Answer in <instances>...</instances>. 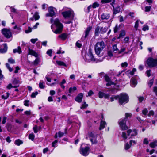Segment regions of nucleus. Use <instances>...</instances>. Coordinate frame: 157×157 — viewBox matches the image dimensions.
<instances>
[{"instance_id": "f257e3e1", "label": "nucleus", "mask_w": 157, "mask_h": 157, "mask_svg": "<svg viewBox=\"0 0 157 157\" xmlns=\"http://www.w3.org/2000/svg\"><path fill=\"white\" fill-rule=\"evenodd\" d=\"M50 22L51 23L53 22V20L52 18L50 19ZM54 23L56 26V29L54 31L53 29V25H52L51 26V28L53 32L56 34H59L62 31L63 28V25L60 22L59 20L56 18L54 21Z\"/></svg>"}, {"instance_id": "f03ea898", "label": "nucleus", "mask_w": 157, "mask_h": 157, "mask_svg": "<svg viewBox=\"0 0 157 157\" xmlns=\"http://www.w3.org/2000/svg\"><path fill=\"white\" fill-rule=\"evenodd\" d=\"M92 49L90 48L89 49L88 53L85 54V58H84L85 61L88 63L90 62L97 63L102 61L103 59L105 58V57H104L101 59H98L95 58L92 54Z\"/></svg>"}, {"instance_id": "7ed1b4c3", "label": "nucleus", "mask_w": 157, "mask_h": 157, "mask_svg": "<svg viewBox=\"0 0 157 157\" xmlns=\"http://www.w3.org/2000/svg\"><path fill=\"white\" fill-rule=\"evenodd\" d=\"M105 47V45L104 42L102 41L96 43L95 45V52L98 56L101 57L103 56L101 52Z\"/></svg>"}, {"instance_id": "20e7f679", "label": "nucleus", "mask_w": 157, "mask_h": 157, "mask_svg": "<svg viewBox=\"0 0 157 157\" xmlns=\"http://www.w3.org/2000/svg\"><path fill=\"white\" fill-rule=\"evenodd\" d=\"M108 29V27H107L97 26L95 29V35L96 36H99V33L104 34L107 31Z\"/></svg>"}, {"instance_id": "39448f33", "label": "nucleus", "mask_w": 157, "mask_h": 157, "mask_svg": "<svg viewBox=\"0 0 157 157\" xmlns=\"http://www.w3.org/2000/svg\"><path fill=\"white\" fill-rule=\"evenodd\" d=\"M128 96L125 93H121L120 94L119 102L121 105L124 104L128 101Z\"/></svg>"}, {"instance_id": "423d86ee", "label": "nucleus", "mask_w": 157, "mask_h": 157, "mask_svg": "<svg viewBox=\"0 0 157 157\" xmlns=\"http://www.w3.org/2000/svg\"><path fill=\"white\" fill-rule=\"evenodd\" d=\"M62 14L65 18H69L73 19L74 17V13L71 10L65 11L62 13Z\"/></svg>"}, {"instance_id": "0eeeda50", "label": "nucleus", "mask_w": 157, "mask_h": 157, "mask_svg": "<svg viewBox=\"0 0 157 157\" xmlns=\"http://www.w3.org/2000/svg\"><path fill=\"white\" fill-rule=\"evenodd\" d=\"M146 63L149 68H152L157 66V60L149 57L146 61Z\"/></svg>"}, {"instance_id": "6e6552de", "label": "nucleus", "mask_w": 157, "mask_h": 157, "mask_svg": "<svg viewBox=\"0 0 157 157\" xmlns=\"http://www.w3.org/2000/svg\"><path fill=\"white\" fill-rule=\"evenodd\" d=\"M56 12V9L52 6H50L48 9V13L46 14V16L47 17H52L55 15Z\"/></svg>"}, {"instance_id": "1a4fd4ad", "label": "nucleus", "mask_w": 157, "mask_h": 157, "mask_svg": "<svg viewBox=\"0 0 157 157\" xmlns=\"http://www.w3.org/2000/svg\"><path fill=\"white\" fill-rule=\"evenodd\" d=\"M126 118L121 119L119 120V124L120 127L123 130H124L128 128V127L126 124Z\"/></svg>"}, {"instance_id": "9d476101", "label": "nucleus", "mask_w": 157, "mask_h": 157, "mask_svg": "<svg viewBox=\"0 0 157 157\" xmlns=\"http://www.w3.org/2000/svg\"><path fill=\"white\" fill-rule=\"evenodd\" d=\"M92 28V26L88 27L85 30L84 33L83 34L81 38L82 41H84L86 38H87Z\"/></svg>"}, {"instance_id": "9b49d317", "label": "nucleus", "mask_w": 157, "mask_h": 157, "mask_svg": "<svg viewBox=\"0 0 157 157\" xmlns=\"http://www.w3.org/2000/svg\"><path fill=\"white\" fill-rule=\"evenodd\" d=\"M2 33L5 37L7 38H9L12 37V34L10 31L6 28H4L2 29Z\"/></svg>"}, {"instance_id": "f8f14e48", "label": "nucleus", "mask_w": 157, "mask_h": 157, "mask_svg": "<svg viewBox=\"0 0 157 157\" xmlns=\"http://www.w3.org/2000/svg\"><path fill=\"white\" fill-rule=\"evenodd\" d=\"M89 147H86L85 148H81L80 149V153L84 156H87L89 154Z\"/></svg>"}, {"instance_id": "ddd939ff", "label": "nucleus", "mask_w": 157, "mask_h": 157, "mask_svg": "<svg viewBox=\"0 0 157 157\" xmlns=\"http://www.w3.org/2000/svg\"><path fill=\"white\" fill-rule=\"evenodd\" d=\"M98 95V97L100 98H102L104 97L105 99H109L110 96L109 94H105L101 91H99Z\"/></svg>"}, {"instance_id": "4468645a", "label": "nucleus", "mask_w": 157, "mask_h": 157, "mask_svg": "<svg viewBox=\"0 0 157 157\" xmlns=\"http://www.w3.org/2000/svg\"><path fill=\"white\" fill-rule=\"evenodd\" d=\"M127 135L129 136L131 134L130 138H132V137L136 136L137 134V132L136 130L134 129L132 131L131 129H129L127 131Z\"/></svg>"}, {"instance_id": "2eb2a0df", "label": "nucleus", "mask_w": 157, "mask_h": 157, "mask_svg": "<svg viewBox=\"0 0 157 157\" xmlns=\"http://www.w3.org/2000/svg\"><path fill=\"white\" fill-rule=\"evenodd\" d=\"M110 17V14L107 13H103L101 17V19L102 20H107Z\"/></svg>"}, {"instance_id": "dca6fc26", "label": "nucleus", "mask_w": 157, "mask_h": 157, "mask_svg": "<svg viewBox=\"0 0 157 157\" xmlns=\"http://www.w3.org/2000/svg\"><path fill=\"white\" fill-rule=\"evenodd\" d=\"M83 97V95L82 93L79 94L75 98V101L79 102H81L82 101V99Z\"/></svg>"}, {"instance_id": "f3484780", "label": "nucleus", "mask_w": 157, "mask_h": 157, "mask_svg": "<svg viewBox=\"0 0 157 157\" xmlns=\"http://www.w3.org/2000/svg\"><path fill=\"white\" fill-rule=\"evenodd\" d=\"M137 83V81L136 79L134 78H132L130 81L131 86L132 87H135L136 86Z\"/></svg>"}, {"instance_id": "a211bd4d", "label": "nucleus", "mask_w": 157, "mask_h": 157, "mask_svg": "<svg viewBox=\"0 0 157 157\" xmlns=\"http://www.w3.org/2000/svg\"><path fill=\"white\" fill-rule=\"evenodd\" d=\"M112 6L113 9V15L119 13L120 12V7L119 6H117L115 8L112 4Z\"/></svg>"}, {"instance_id": "6ab92c4d", "label": "nucleus", "mask_w": 157, "mask_h": 157, "mask_svg": "<svg viewBox=\"0 0 157 157\" xmlns=\"http://www.w3.org/2000/svg\"><path fill=\"white\" fill-rule=\"evenodd\" d=\"M28 50L29 54L33 55L35 57H37L38 56V54L37 53L35 52V51L33 50L32 49H30L29 48Z\"/></svg>"}, {"instance_id": "aec40b11", "label": "nucleus", "mask_w": 157, "mask_h": 157, "mask_svg": "<svg viewBox=\"0 0 157 157\" xmlns=\"http://www.w3.org/2000/svg\"><path fill=\"white\" fill-rule=\"evenodd\" d=\"M4 48L3 49H0V53H4L6 52L7 49V46L6 44H3Z\"/></svg>"}, {"instance_id": "412c9836", "label": "nucleus", "mask_w": 157, "mask_h": 157, "mask_svg": "<svg viewBox=\"0 0 157 157\" xmlns=\"http://www.w3.org/2000/svg\"><path fill=\"white\" fill-rule=\"evenodd\" d=\"M67 37V34L66 33H63L59 35L58 36V37L60 38L62 40H65L66 39Z\"/></svg>"}, {"instance_id": "4be33fe9", "label": "nucleus", "mask_w": 157, "mask_h": 157, "mask_svg": "<svg viewBox=\"0 0 157 157\" xmlns=\"http://www.w3.org/2000/svg\"><path fill=\"white\" fill-rule=\"evenodd\" d=\"M106 122L105 121L101 120L100 123V126L99 128V130H101L103 129L104 128Z\"/></svg>"}, {"instance_id": "5701e85b", "label": "nucleus", "mask_w": 157, "mask_h": 157, "mask_svg": "<svg viewBox=\"0 0 157 157\" xmlns=\"http://www.w3.org/2000/svg\"><path fill=\"white\" fill-rule=\"evenodd\" d=\"M98 136L93 138H90V140L93 144H96L97 143L98 141L97 140V138Z\"/></svg>"}, {"instance_id": "b1692460", "label": "nucleus", "mask_w": 157, "mask_h": 157, "mask_svg": "<svg viewBox=\"0 0 157 157\" xmlns=\"http://www.w3.org/2000/svg\"><path fill=\"white\" fill-rule=\"evenodd\" d=\"M13 52L14 53L17 52L19 54H21L22 52V51L20 47L18 46L17 49H14L13 50Z\"/></svg>"}, {"instance_id": "393cba45", "label": "nucleus", "mask_w": 157, "mask_h": 157, "mask_svg": "<svg viewBox=\"0 0 157 157\" xmlns=\"http://www.w3.org/2000/svg\"><path fill=\"white\" fill-rule=\"evenodd\" d=\"M88 136L90 138H93L98 136V135L92 132H89L88 133Z\"/></svg>"}, {"instance_id": "a878e982", "label": "nucleus", "mask_w": 157, "mask_h": 157, "mask_svg": "<svg viewBox=\"0 0 157 157\" xmlns=\"http://www.w3.org/2000/svg\"><path fill=\"white\" fill-rule=\"evenodd\" d=\"M125 32L124 30H122L118 37H117L118 39H120L123 38V37L125 35Z\"/></svg>"}, {"instance_id": "bb28decb", "label": "nucleus", "mask_w": 157, "mask_h": 157, "mask_svg": "<svg viewBox=\"0 0 157 157\" xmlns=\"http://www.w3.org/2000/svg\"><path fill=\"white\" fill-rule=\"evenodd\" d=\"M149 145L151 148H155L156 146H157V141H155L150 143Z\"/></svg>"}, {"instance_id": "cd10ccee", "label": "nucleus", "mask_w": 157, "mask_h": 157, "mask_svg": "<svg viewBox=\"0 0 157 157\" xmlns=\"http://www.w3.org/2000/svg\"><path fill=\"white\" fill-rule=\"evenodd\" d=\"M35 20H38L40 18V16L39 15V13L37 12H36L33 16Z\"/></svg>"}, {"instance_id": "c85d7f7f", "label": "nucleus", "mask_w": 157, "mask_h": 157, "mask_svg": "<svg viewBox=\"0 0 157 157\" xmlns=\"http://www.w3.org/2000/svg\"><path fill=\"white\" fill-rule=\"evenodd\" d=\"M13 29H14L17 30V31H14V32L17 33H19L21 30V28H20V26H17V25H15L13 27Z\"/></svg>"}, {"instance_id": "c756f323", "label": "nucleus", "mask_w": 157, "mask_h": 157, "mask_svg": "<svg viewBox=\"0 0 157 157\" xmlns=\"http://www.w3.org/2000/svg\"><path fill=\"white\" fill-rule=\"evenodd\" d=\"M56 63L59 66H62L65 67H66L67 66L66 64L64 62L61 61H56Z\"/></svg>"}, {"instance_id": "7c9ffc66", "label": "nucleus", "mask_w": 157, "mask_h": 157, "mask_svg": "<svg viewBox=\"0 0 157 157\" xmlns=\"http://www.w3.org/2000/svg\"><path fill=\"white\" fill-rule=\"evenodd\" d=\"M112 49L113 52L115 53H116L117 52H118V49L117 47V44H114L113 46Z\"/></svg>"}, {"instance_id": "2f4dec72", "label": "nucleus", "mask_w": 157, "mask_h": 157, "mask_svg": "<svg viewBox=\"0 0 157 157\" xmlns=\"http://www.w3.org/2000/svg\"><path fill=\"white\" fill-rule=\"evenodd\" d=\"M76 89L77 88L75 86L70 87L69 90V92L70 93H72L76 90Z\"/></svg>"}, {"instance_id": "473e14b6", "label": "nucleus", "mask_w": 157, "mask_h": 157, "mask_svg": "<svg viewBox=\"0 0 157 157\" xmlns=\"http://www.w3.org/2000/svg\"><path fill=\"white\" fill-rule=\"evenodd\" d=\"M40 81L39 84V87L41 89H44L45 88V83L43 82H41Z\"/></svg>"}, {"instance_id": "72a5a7b5", "label": "nucleus", "mask_w": 157, "mask_h": 157, "mask_svg": "<svg viewBox=\"0 0 157 157\" xmlns=\"http://www.w3.org/2000/svg\"><path fill=\"white\" fill-rule=\"evenodd\" d=\"M15 143L16 145L19 146L21 144H22L23 142L22 141L19 139H18L15 141Z\"/></svg>"}, {"instance_id": "f704fd0d", "label": "nucleus", "mask_w": 157, "mask_h": 157, "mask_svg": "<svg viewBox=\"0 0 157 157\" xmlns=\"http://www.w3.org/2000/svg\"><path fill=\"white\" fill-rule=\"evenodd\" d=\"M34 135L33 133L30 134L29 136V139H31L32 141H33L34 140Z\"/></svg>"}, {"instance_id": "c9c22d12", "label": "nucleus", "mask_w": 157, "mask_h": 157, "mask_svg": "<svg viewBox=\"0 0 157 157\" xmlns=\"http://www.w3.org/2000/svg\"><path fill=\"white\" fill-rule=\"evenodd\" d=\"M154 82V79L152 78L150 80H149L148 82V86L149 87H151L153 85V83Z\"/></svg>"}, {"instance_id": "e433bc0d", "label": "nucleus", "mask_w": 157, "mask_h": 157, "mask_svg": "<svg viewBox=\"0 0 157 157\" xmlns=\"http://www.w3.org/2000/svg\"><path fill=\"white\" fill-rule=\"evenodd\" d=\"M33 129L34 133H37L39 131L38 129V127L36 125H35V126L33 128Z\"/></svg>"}, {"instance_id": "4c0bfd02", "label": "nucleus", "mask_w": 157, "mask_h": 157, "mask_svg": "<svg viewBox=\"0 0 157 157\" xmlns=\"http://www.w3.org/2000/svg\"><path fill=\"white\" fill-rule=\"evenodd\" d=\"M92 6L93 8H95L96 7H98L99 6V4L97 2H95L93 4V5Z\"/></svg>"}, {"instance_id": "58836bf2", "label": "nucleus", "mask_w": 157, "mask_h": 157, "mask_svg": "<svg viewBox=\"0 0 157 157\" xmlns=\"http://www.w3.org/2000/svg\"><path fill=\"white\" fill-rule=\"evenodd\" d=\"M8 62L11 64H14L15 63V60L12 58H10L8 59Z\"/></svg>"}, {"instance_id": "ea45409f", "label": "nucleus", "mask_w": 157, "mask_h": 157, "mask_svg": "<svg viewBox=\"0 0 157 157\" xmlns=\"http://www.w3.org/2000/svg\"><path fill=\"white\" fill-rule=\"evenodd\" d=\"M9 94L8 93H6V95H2V98L3 99H7L9 96Z\"/></svg>"}, {"instance_id": "a19ab883", "label": "nucleus", "mask_w": 157, "mask_h": 157, "mask_svg": "<svg viewBox=\"0 0 157 157\" xmlns=\"http://www.w3.org/2000/svg\"><path fill=\"white\" fill-rule=\"evenodd\" d=\"M131 145H129L128 143H126L125 145L124 148L126 150H127L129 149L131 147Z\"/></svg>"}, {"instance_id": "79ce46f5", "label": "nucleus", "mask_w": 157, "mask_h": 157, "mask_svg": "<svg viewBox=\"0 0 157 157\" xmlns=\"http://www.w3.org/2000/svg\"><path fill=\"white\" fill-rule=\"evenodd\" d=\"M148 113V110L146 108L142 110V113L144 116H146Z\"/></svg>"}, {"instance_id": "37998d69", "label": "nucleus", "mask_w": 157, "mask_h": 157, "mask_svg": "<svg viewBox=\"0 0 157 157\" xmlns=\"http://www.w3.org/2000/svg\"><path fill=\"white\" fill-rule=\"evenodd\" d=\"M6 67L9 69L10 72H12L13 71V69L10 67V65L8 63H6Z\"/></svg>"}, {"instance_id": "c03bdc74", "label": "nucleus", "mask_w": 157, "mask_h": 157, "mask_svg": "<svg viewBox=\"0 0 157 157\" xmlns=\"http://www.w3.org/2000/svg\"><path fill=\"white\" fill-rule=\"evenodd\" d=\"M128 64L126 62L123 63L121 64V66L122 67L125 68L128 66Z\"/></svg>"}, {"instance_id": "a18cd8bd", "label": "nucleus", "mask_w": 157, "mask_h": 157, "mask_svg": "<svg viewBox=\"0 0 157 157\" xmlns=\"http://www.w3.org/2000/svg\"><path fill=\"white\" fill-rule=\"evenodd\" d=\"M88 106V105L86 104L85 102H84L83 104L82 105V106L81 107V109H84L87 107Z\"/></svg>"}, {"instance_id": "49530a36", "label": "nucleus", "mask_w": 157, "mask_h": 157, "mask_svg": "<svg viewBox=\"0 0 157 157\" xmlns=\"http://www.w3.org/2000/svg\"><path fill=\"white\" fill-rule=\"evenodd\" d=\"M140 21L139 20H138L136 22L135 25V28L136 29V30L137 29L139 25V22Z\"/></svg>"}, {"instance_id": "de8ad7c7", "label": "nucleus", "mask_w": 157, "mask_h": 157, "mask_svg": "<svg viewBox=\"0 0 157 157\" xmlns=\"http://www.w3.org/2000/svg\"><path fill=\"white\" fill-rule=\"evenodd\" d=\"M111 0H101V2L102 3H106L111 2Z\"/></svg>"}, {"instance_id": "09e8293b", "label": "nucleus", "mask_w": 157, "mask_h": 157, "mask_svg": "<svg viewBox=\"0 0 157 157\" xmlns=\"http://www.w3.org/2000/svg\"><path fill=\"white\" fill-rule=\"evenodd\" d=\"M38 94V93L36 91L35 92H33L32 93V94L31 95V97L32 98H35L36 95H37Z\"/></svg>"}, {"instance_id": "8fccbe9b", "label": "nucleus", "mask_w": 157, "mask_h": 157, "mask_svg": "<svg viewBox=\"0 0 157 157\" xmlns=\"http://www.w3.org/2000/svg\"><path fill=\"white\" fill-rule=\"evenodd\" d=\"M119 28V27H118V25H116L115 27L114 28V33H117Z\"/></svg>"}, {"instance_id": "3c124183", "label": "nucleus", "mask_w": 157, "mask_h": 157, "mask_svg": "<svg viewBox=\"0 0 157 157\" xmlns=\"http://www.w3.org/2000/svg\"><path fill=\"white\" fill-rule=\"evenodd\" d=\"M32 28H30V27H29L28 29L25 30V33H29L32 32Z\"/></svg>"}, {"instance_id": "603ef678", "label": "nucleus", "mask_w": 157, "mask_h": 157, "mask_svg": "<svg viewBox=\"0 0 157 157\" xmlns=\"http://www.w3.org/2000/svg\"><path fill=\"white\" fill-rule=\"evenodd\" d=\"M136 69L135 68H134L132 69V71H130L129 73L130 75H134V72H136Z\"/></svg>"}, {"instance_id": "864d4df0", "label": "nucleus", "mask_w": 157, "mask_h": 157, "mask_svg": "<svg viewBox=\"0 0 157 157\" xmlns=\"http://www.w3.org/2000/svg\"><path fill=\"white\" fill-rule=\"evenodd\" d=\"M105 79L107 82H109L111 81L110 78L107 75H105Z\"/></svg>"}, {"instance_id": "5fc2aeb1", "label": "nucleus", "mask_w": 157, "mask_h": 157, "mask_svg": "<svg viewBox=\"0 0 157 157\" xmlns=\"http://www.w3.org/2000/svg\"><path fill=\"white\" fill-rule=\"evenodd\" d=\"M110 91L112 93H115L117 92V89L115 88H113L111 89Z\"/></svg>"}, {"instance_id": "6e6d98bb", "label": "nucleus", "mask_w": 157, "mask_h": 157, "mask_svg": "<svg viewBox=\"0 0 157 157\" xmlns=\"http://www.w3.org/2000/svg\"><path fill=\"white\" fill-rule=\"evenodd\" d=\"M122 136L125 139H126L127 138V136L126 133L125 132H123L122 133Z\"/></svg>"}, {"instance_id": "4d7b16f0", "label": "nucleus", "mask_w": 157, "mask_h": 157, "mask_svg": "<svg viewBox=\"0 0 157 157\" xmlns=\"http://www.w3.org/2000/svg\"><path fill=\"white\" fill-rule=\"evenodd\" d=\"M107 54H108V55L110 57H111L113 56V54L112 53V52L111 51H108V52H107Z\"/></svg>"}, {"instance_id": "13d9d810", "label": "nucleus", "mask_w": 157, "mask_h": 157, "mask_svg": "<svg viewBox=\"0 0 157 157\" xmlns=\"http://www.w3.org/2000/svg\"><path fill=\"white\" fill-rule=\"evenodd\" d=\"M19 82V81L16 78H14L13 81V83L14 84H17Z\"/></svg>"}, {"instance_id": "bf43d9fd", "label": "nucleus", "mask_w": 157, "mask_h": 157, "mask_svg": "<svg viewBox=\"0 0 157 157\" xmlns=\"http://www.w3.org/2000/svg\"><path fill=\"white\" fill-rule=\"evenodd\" d=\"M126 50L125 48H122L120 51L118 50V53L121 54L122 52H124Z\"/></svg>"}, {"instance_id": "052dcab7", "label": "nucleus", "mask_w": 157, "mask_h": 157, "mask_svg": "<svg viewBox=\"0 0 157 157\" xmlns=\"http://www.w3.org/2000/svg\"><path fill=\"white\" fill-rule=\"evenodd\" d=\"M39 62V59L38 58L36 59L34 61V64L36 66Z\"/></svg>"}, {"instance_id": "680f3d73", "label": "nucleus", "mask_w": 157, "mask_h": 157, "mask_svg": "<svg viewBox=\"0 0 157 157\" xmlns=\"http://www.w3.org/2000/svg\"><path fill=\"white\" fill-rule=\"evenodd\" d=\"M143 143L145 144H148L149 142L147 138H145L144 139Z\"/></svg>"}, {"instance_id": "e2e57ef3", "label": "nucleus", "mask_w": 157, "mask_h": 157, "mask_svg": "<svg viewBox=\"0 0 157 157\" xmlns=\"http://www.w3.org/2000/svg\"><path fill=\"white\" fill-rule=\"evenodd\" d=\"M52 52V49H50L48 50L47 52V54L49 56H51V54Z\"/></svg>"}, {"instance_id": "0e129e2a", "label": "nucleus", "mask_w": 157, "mask_h": 157, "mask_svg": "<svg viewBox=\"0 0 157 157\" xmlns=\"http://www.w3.org/2000/svg\"><path fill=\"white\" fill-rule=\"evenodd\" d=\"M58 137L60 138L62 137L64 135V133L61 132H59L58 133Z\"/></svg>"}, {"instance_id": "69168bd1", "label": "nucleus", "mask_w": 157, "mask_h": 157, "mask_svg": "<svg viewBox=\"0 0 157 157\" xmlns=\"http://www.w3.org/2000/svg\"><path fill=\"white\" fill-rule=\"evenodd\" d=\"M149 29L148 26L147 25L144 26L142 29V30L144 31L148 30Z\"/></svg>"}, {"instance_id": "338daca9", "label": "nucleus", "mask_w": 157, "mask_h": 157, "mask_svg": "<svg viewBox=\"0 0 157 157\" xmlns=\"http://www.w3.org/2000/svg\"><path fill=\"white\" fill-rule=\"evenodd\" d=\"M146 12H149L150 10L151 7L150 6H147L145 8Z\"/></svg>"}, {"instance_id": "774afa93", "label": "nucleus", "mask_w": 157, "mask_h": 157, "mask_svg": "<svg viewBox=\"0 0 157 157\" xmlns=\"http://www.w3.org/2000/svg\"><path fill=\"white\" fill-rule=\"evenodd\" d=\"M153 91L157 96V87H154L153 88Z\"/></svg>"}]
</instances>
